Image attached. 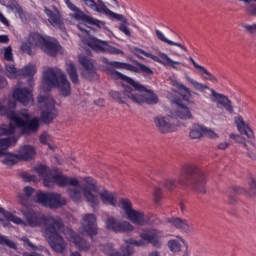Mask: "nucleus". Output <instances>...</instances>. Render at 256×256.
Segmentation results:
<instances>
[{
	"instance_id": "obj_50",
	"label": "nucleus",
	"mask_w": 256,
	"mask_h": 256,
	"mask_svg": "<svg viewBox=\"0 0 256 256\" xmlns=\"http://www.w3.org/2000/svg\"><path fill=\"white\" fill-rule=\"evenodd\" d=\"M243 29H245V31H247L248 33H256V24L254 25H243Z\"/></svg>"
},
{
	"instance_id": "obj_6",
	"label": "nucleus",
	"mask_w": 256,
	"mask_h": 256,
	"mask_svg": "<svg viewBox=\"0 0 256 256\" xmlns=\"http://www.w3.org/2000/svg\"><path fill=\"white\" fill-rule=\"evenodd\" d=\"M21 213L24 220L11 214L9 221H12V223H15L16 225H23L24 227H39L40 225H44L45 231V229H49V227H52L55 223H58L59 220V216L43 215L36 213L35 211L21 210Z\"/></svg>"
},
{
	"instance_id": "obj_14",
	"label": "nucleus",
	"mask_w": 256,
	"mask_h": 256,
	"mask_svg": "<svg viewBox=\"0 0 256 256\" xmlns=\"http://www.w3.org/2000/svg\"><path fill=\"white\" fill-rule=\"evenodd\" d=\"M64 3L70 11H73V13L70 14L71 19H75V21H83V23H88V25H95L96 27H99V29L105 28L104 21L97 20L92 16L85 14L83 10H80L79 7L71 2V0H64Z\"/></svg>"
},
{
	"instance_id": "obj_7",
	"label": "nucleus",
	"mask_w": 256,
	"mask_h": 256,
	"mask_svg": "<svg viewBox=\"0 0 256 256\" xmlns=\"http://www.w3.org/2000/svg\"><path fill=\"white\" fill-rule=\"evenodd\" d=\"M81 3H83L84 7H87V9H91L92 11H95L96 13H103L109 19H114L115 21H120V25L118 26V30L120 33H123L126 37H131V29L129 28V20L127 17H125L122 14H117L111 9L105 5V2L103 0H80Z\"/></svg>"
},
{
	"instance_id": "obj_55",
	"label": "nucleus",
	"mask_w": 256,
	"mask_h": 256,
	"mask_svg": "<svg viewBox=\"0 0 256 256\" xmlns=\"http://www.w3.org/2000/svg\"><path fill=\"white\" fill-rule=\"evenodd\" d=\"M0 43H9V36L0 35Z\"/></svg>"
},
{
	"instance_id": "obj_62",
	"label": "nucleus",
	"mask_w": 256,
	"mask_h": 256,
	"mask_svg": "<svg viewBox=\"0 0 256 256\" xmlns=\"http://www.w3.org/2000/svg\"><path fill=\"white\" fill-rule=\"evenodd\" d=\"M29 83H30V86L33 87V84H32L33 80H30Z\"/></svg>"
},
{
	"instance_id": "obj_52",
	"label": "nucleus",
	"mask_w": 256,
	"mask_h": 256,
	"mask_svg": "<svg viewBox=\"0 0 256 256\" xmlns=\"http://www.w3.org/2000/svg\"><path fill=\"white\" fill-rule=\"evenodd\" d=\"M229 148V142H221L218 144V149L221 151H225V149Z\"/></svg>"
},
{
	"instance_id": "obj_10",
	"label": "nucleus",
	"mask_w": 256,
	"mask_h": 256,
	"mask_svg": "<svg viewBox=\"0 0 256 256\" xmlns=\"http://www.w3.org/2000/svg\"><path fill=\"white\" fill-rule=\"evenodd\" d=\"M124 95L138 105H143V103H147V105H155L159 102L157 94H154L151 90H147L145 86L138 82H136V86L127 88L124 91Z\"/></svg>"
},
{
	"instance_id": "obj_37",
	"label": "nucleus",
	"mask_w": 256,
	"mask_h": 256,
	"mask_svg": "<svg viewBox=\"0 0 256 256\" xmlns=\"http://www.w3.org/2000/svg\"><path fill=\"white\" fill-rule=\"evenodd\" d=\"M66 73L69 75L72 83H79V74H77V68L75 64L69 62L66 64Z\"/></svg>"
},
{
	"instance_id": "obj_61",
	"label": "nucleus",
	"mask_w": 256,
	"mask_h": 256,
	"mask_svg": "<svg viewBox=\"0 0 256 256\" xmlns=\"http://www.w3.org/2000/svg\"><path fill=\"white\" fill-rule=\"evenodd\" d=\"M113 3H115V5H117L119 7V2L117 0H112Z\"/></svg>"
},
{
	"instance_id": "obj_16",
	"label": "nucleus",
	"mask_w": 256,
	"mask_h": 256,
	"mask_svg": "<svg viewBox=\"0 0 256 256\" xmlns=\"http://www.w3.org/2000/svg\"><path fill=\"white\" fill-rule=\"evenodd\" d=\"M154 127L159 133L167 135L168 133H175L179 131V125L173 122V116L170 115H157L153 118Z\"/></svg>"
},
{
	"instance_id": "obj_30",
	"label": "nucleus",
	"mask_w": 256,
	"mask_h": 256,
	"mask_svg": "<svg viewBox=\"0 0 256 256\" xmlns=\"http://www.w3.org/2000/svg\"><path fill=\"white\" fill-rule=\"evenodd\" d=\"M33 195H35V189H33L32 187L26 186L23 188V193L18 194L17 198L19 203L23 205V207H29V201L31 197H33Z\"/></svg>"
},
{
	"instance_id": "obj_36",
	"label": "nucleus",
	"mask_w": 256,
	"mask_h": 256,
	"mask_svg": "<svg viewBox=\"0 0 256 256\" xmlns=\"http://www.w3.org/2000/svg\"><path fill=\"white\" fill-rule=\"evenodd\" d=\"M230 139H233V141H236V143H240V145L246 149L248 157L253 159V153L249 149V144H247V140L245 138L239 134H230Z\"/></svg>"
},
{
	"instance_id": "obj_51",
	"label": "nucleus",
	"mask_w": 256,
	"mask_h": 256,
	"mask_svg": "<svg viewBox=\"0 0 256 256\" xmlns=\"http://www.w3.org/2000/svg\"><path fill=\"white\" fill-rule=\"evenodd\" d=\"M110 97H112V99L115 101H121V94L117 91L110 92Z\"/></svg>"
},
{
	"instance_id": "obj_43",
	"label": "nucleus",
	"mask_w": 256,
	"mask_h": 256,
	"mask_svg": "<svg viewBox=\"0 0 256 256\" xmlns=\"http://www.w3.org/2000/svg\"><path fill=\"white\" fill-rule=\"evenodd\" d=\"M0 244L7 245L10 249H15L16 245L15 242L9 240L6 236L0 235Z\"/></svg>"
},
{
	"instance_id": "obj_11",
	"label": "nucleus",
	"mask_w": 256,
	"mask_h": 256,
	"mask_svg": "<svg viewBox=\"0 0 256 256\" xmlns=\"http://www.w3.org/2000/svg\"><path fill=\"white\" fill-rule=\"evenodd\" d=\"M177 183L180 187H187V183H192L195 191L202 194L207 193V189L205 188V174L203 172L193 173V168L183 170Z\"/></svg>"
},
{
	"instance_id": "obj_17",
	"label": "nucleus",
	"mask_w": 256,
	"mask_h": 256,
	"mask_svg": "<svg viewBox=\"0 0 256 256\" xmlns=\"http://www.w3.org/2000/svg\"><path fill=\"white\" fill-rule=\"evenodd\" d=\"M140 53H142V55H144L145 57L152 59V61L160 63V65H164V67H171V69H175L176 71H180L181 66H185L184 63L173 60L171 57H169V55L165 54V52H158V56H155L143 50H140Z\"/></svg>"
},
{
	"instance_id": "obj_15",
	"label": "nucleus",
	"mask_w": 256,
	"mask_h": 256,
	"mask_svg": "<svg viewBox=\"0 0 256 256\" xmlns=\"http://www.w3.org/2000/svg\"><path fill=\"white\" fill-rule=\"evenodd\" d=\"M55 99L51 96H39L38 108L42 113L44 121H51L57 115V108H55Z\"/></svg>"
},
{
	"instance_id": "obj_47",
	"label": "nucleus",
	"mask_w": 256,
	"mask_h": 256,
	"mask_svg": "<svg viewBox=\"0 0 256 256\" xmlns=\"http://www.w3.org/2000/svg\"><path fill=\"white\" fill-rule=\"evenodd\" d=\"M40 141L44 144L47 145L49 143V141H51V135H49V133L44 132L41 136H40Z\"/></svg>"
},
{
	"instance_id": "obj_22",
	"label": "nucleus",
	"mask_w": 256,
	"mask_h": 256,
	"mask_svg": "<svg viewBox=\"0 0 256 256\" xmlns=\"http://www.w3.org/2000/svg\"><path fill=\"white\" fill-rule=\"evenodd\" d=\"M78 61L80 65H82L81 70V77L83 79H87L88 81H91L95 75H97V72L95 71V64H93V60H91L89 57L85 55H79Z\"/></svg>"
},
{
	"instance_id": "obj_1",
	"label": "nucleus",
	"mask_w": 256,
	"mask_h": 256,
	"mask_svg": "<svg viewBox=\"0 0 256 256\" xmlns=\"http://www.w3.org/2000/svg\"><path fill=\"white\" fill-rule=\"evenodd\" d=\"M15 101H19L22 105H33V90L17 88L13 92L12 99L3 100L0 103V115H7L10 121L9 124L0 126V157H4L2 163L8 166L15 165L21 159L19 155L5 151L11 145V135L39 129V119L33 117L29 112L9 111L15 107Z\"/></svg>"
},
{
	"instance_id": "obj_53",
	"label": "nucleus",
	"mask_w": 256,
	"mask_h": 256,
	"mask_svg": "<svg viewBox=\"0 0 256 256\" xmlns=\"http://www.w3.org/2000/svg\"><path fill=\"white\" fill-rule=\"evenodd\" d=\"M7 86V79L0 77V89H4Z\"/></svg>"
},
{
	"instance_id": "obj_20",
	"label": "nucleus",
	"mask_w": 256,
	"mask_h": 256,
	"mask_svg": "<svg viewBox=\"0 0 256 256\" xmlns=\"http://www.w3.org/2000/svg\"><path fill=\"white\" fill-rule=\"evenodd\" d=\"M124 243L125 244L120 247V251L122 252V254L117 252L113 248H110V250L107 251V254L109 256H131L133 255V253H135V251L130 245H135L136 247H145V241H143L142 238L140 240L129 238L124 240Z\"/></svg>"
},
{
	"instance_id": "obj_24",
	"label": "nucleus",
	"mask_w": 256,
	"mask_h": 256,
	"mask_svg": "<svg viewBox=\"0 0 256 256\" xmlns=\"http://www.w3.org/2000/svg\"><path fill=\"white\" fill-rule=\"evenodd\" d=\"M234 125L240 135H245L247 139H255V132L243 116L239 115L234 118Z\"/></svg>"
},
{
	"instance_id": "obj_58",
	"label": "nucleus",
	"mask_w": 256,
	"mask_h": 256,
	"mask_svg": "<svg viewBox=\"0 0 256 256\" xmlns=\"http://www.w3.org/2000/svg\"><path fill=\"white\" fill-rule=\"evenodd\" d=\"M149 256H161L159 252H151Z\"/></svg>"
},
{
	"instance_id": "obj_23",
	"label": "nucleus",
	"mask_w": 256,
	"mask_h": 256,
	"mask_svg": "<svg viewBox=\"0 0 256 256\" xmlns=\"http://www.w3.org/2000/svg\"><path fill=\"white\" fill-rule=\"evenodd\" d=\"M190 139H201L203 137H209V139H217L219 135L215 131L201 125L194 124L189 131Z\"/></svg>"
},
{
	"instance_id": "obj_40",
	"label": "nucleus",
	"mask_w": 256,
	"mask_h": 256,
	"mask_svg": "<svg viewBox=\"0 0 256 256\" xmlns=\"http://www.w3.org/2000/svg\"><path fill=\"white\" fill-rule=\"evenodd\" d=\"M5 75L9 77V79H17V77H21V70H17L15 65H6Z\"/></svg>"
},
{
	"instance_id": "obj_34",
	"label": "nucleus",
	"mask_w": 256,
	"mask_h": 256,
	"mask_svg": "<svg viewBox=\"0 0 256 256\" xmlns=\"http://www.w3.org/2000/svg\"><path fill=\"white\" fill-rule=\"evenodd\" d=\"M181 243L187 246V241L181 237H178V239H171L168 241V249H170L172 253H179L182 247Z\"/></svg>"
},
{
	"instance_id": "obj_21",
	"label": "nucleus",
	"mask_w": 256,
	"mask_h": 256,
	"mask_svg": "<svg viewBox=\"0 0 256 256\" xmlns=\"http://www.w3.org/2000/svg\"><path fill=\"white\" fill-rule=\"evenodd\" d=\"M80 233L88 237H95V235H97V217L95 214H86L82 217Z\"/></svg>"
},
{
	"instance_id": "obj_60",
	"label": "nucleus",
	"mask_w": 256,
	"mask_h": 256,
	"mask_svg": "<svg viewBox=\"0 0 256 256\" xmlns=\"http://www.w3.org/2000/svg\"><path fill=\"white\" fill-rule=\"evenodd\" d=\"M71 256H81V254H79L78 252H74Z\"/></svg>"
},
{
	"instance_id": "obj_46",
	"label": "nucleus",
	"mask_w": 256,
	"mask_h": 256,
	"mask_svg": "<svg viewBox=\"0 0 256 256\" xmlns=\"http://www.w3.org/2000/svg\"><path fill=\"white\" fill-rule=\"evenodd\" d=\"M164 185H165V187L167 188V189H175V187H177V184H176V182H175V179H173V178H170V179H168V180H166L165 181V183H164Z\"/></svg>"
},
{
	"instance_id": "obj_35",
	"label": "nucleus",
	"mask_w": 256,
	"mask_h": 256,
	"mask_svg": "<svg viewBox=\"0 0 256 256\" xmlns=\"http://www.w3.org/2000/svg\"><path fill=\"white\" fill-rule=\"evenodd\" d=\"M108 65H110V67H113L114 69H126V71H132V73H139L137 67L124 62L111 61L108 63Z\"/></svg>"
},
{
	"instance_id": "obj_49",
	"label": "nucleus",
	"mask_w": 256,
	"mask_h": 256,
	"mask_svg": "<svg viewBox=\"0 0 256 256\" xmlns=\"http://www.w3.org/2000/svg\"><path fill=\"white\" fill-rule=\"evenodd\" d=\"M10 9H12V11H14V13H17L18 15H21L23 13V10L21 9V6L14 4V5H10L8 6Z\"/></svg>"
},
{
	"instance_id": "obj_44",
	"label": "nucleus",
	"mask_w": 256,
	"mask_h": 256,
	"mask_svg": "<svg viewBox=\"0 0 256 256\" xmlns=\"http://www.w3.org/2000/svg\"><path fill=\"white\" fill-rule=\"evenodd\" d=\"M138 71H141V73H144V75H153V70H151V68H149L148 66L141 64L139 62H137Z\"/></svg>"
},
{
	"instance_id": "obj_18",
	"label": "nucleus",
	"mask_w": 256,
	"mask_h": 256,
	"mask_svg": "<svg viewBox=\"0 0 256 256\" xmlns=\"http://www.w3.org/2000/svg\"><path fill=\"white\" fill-rule=\"evenodd\" d=\"M106 229L112 233H131L132 231H135V226L128 221L109 217L106 220Z\"/></svg>"
},
{
	"instance_id": "obj_13",
	"label": "nucleus",
	"mask_w": 256,
	"mask_h": 256,
	"mask_svg": "<svg viewBox=\"0 0 256 256\" xmlns=\"http://www.w3.org/2000/svg\"><path fill=\"white\" fill-rule=\"evenodd\" d=\"M119 205L122 209V215H124L128 221L134 223V225H145V223H147V216H145V213L133 209L131 201L122 199L120 200Z\"/></svg>"
},
{
	"instance_id": "obj_26",
	"label": "nucleus",
	"mask_w": 256,
	"mask_h": 256,
	"mask_svg": "<svg viewBox=\"0 0 256 256\" xmlns=\"http://www.w3.org/2000/svg\"><path fill=\"white\" fill-rule=\"evenodd\" d=\"M210 99L213 103H216L227 110L228 113H233V104H231V100H229L227 96L219 94L215 90H211Z\"/></svg>"
},
{
	"instance_id": "obj_41",
	"label": "nucleus",
	"mask_w": 256,
	"mask_h": 256,
	"mask_svg": "<svg viewBox=\"0 0 256 256\" xmlns=\"http://www.w3.org/2000/svg\"><path fill=\"white\" fill-rule=\"evenodd\" d=\"M11 212H7L5 208L0 207V223H2L3 227H7L9 225V219H11Z\"/></svg>"
},
{
	"instance_id": "obj_42",
	"label": "nucleus",
	"mask_w": 256,
	"mask_h": 256,
	"mask_svg": "<svg viewBox=\"0 0 256 256\" xmlns=\"http://www.w3.org/2000/svg\"><path fill=\"white\" fill-rule=\"evenodd\" d=\"M248 185H249V191L248 195L250 197H256V177L255 176H250L248 179Z\"/></svg>"
},
{
	"instance_id": "obj_27",
	"label": "nucleus",
	"mask_w": 256,
	"mask_h": 256,
	"mask_svg": "<svg viewBox=\"0 0 256 256\" xmlns=\"http://www.w3.org/2000/svg\"><path fill=\"white\" fill-rule=\"evenodd\" d=\"M168 223H170L172 227L182 231V233H193V231H195L193 223L182 218H169Z\"/></svg>"
},
{
	"instance_id": "obj_8",
	"label": "nucleus",
	"mask_w": 256,
	"mask_h": 256,
	"mask_svg": "<svg viewBox=\"0 0 256 256\" xmlns=\"http://www.w3.org/2000/svg\"><path fill=\"white\" fill-rule=\"evenodd\" d=\"M33 47H39L44 53L52 57H55L61 51V46L57 40L45 38L37 33L31 34L28 40L22 44L21 49L24 53L31 55Z\"/></svg>"
},
{
	"instance_id": "obj_29",
	"label": "nucleus",
	"mask_w": 256,
	"mask_h": 256,
	"mask_svg": "<svg viewBox=\"0 0 256 256\" xmlns=\"http://www.w3.org/2000/svg\"><path fill=\"white\" fill-rule=\"evenodd\" d=\"M189 61L192 63V65L195 67V69H197L198 73L200 75H202V77L205 81H211L212 83H219V80L217 79V77H215V75L211 74V72H209V70H207V68L196 63V61L192 57L189 58Z\"/></svg>"
},
{
	"instance_id": "obj_57",
	"label": "nucleus",
	"mask_w": 256,
	"mask_h": 256,
	"mask_svg": "<svg viewBox=\"0 0 256 256\" xmlns=\"http://www.w3.org/2000/svg\"><path fill=\"white\" fill-rule=\"evenodd\" d=\"M24 243H28L30 247H33V244H31V242H29V239L27 238H23Z\"/></svg>"
},
{
	"instance_id": "obj_64",
	"label": "nucleus",
	"mask_w": 256,
	"mask_h": 256,
	"mask_svg": "<svg viewBox=\"0 0 256 256\" xmlns=\"http://www.w3.org/2000/svg\"><path fill=\"white\" fill-rule=\"evenodd\" d=\"M174 55H176V57H179V54H178V53H174Z\"/></svg>"
},
{
	"instance_id": "obj_31",
	"label": "nucleus",
	"mask_w": 256,
	"mask_h": 256,
	"mask_svg": "<svg viewBox=\"0 0 256 256\" xmlns=\"http://www.w3.org/2000/svg\"><path fill=\"white\" fill-rule=\"evenodd\" d=\"M172 117H178L179 119H191V111L187 106L175 102V114H172Z\"/></svg>"
},
{
	"instance_id": "obj_63",
	"label": "nucleus",
	"mask_w": 256,
	"mask_h": 256,
	"mask_svg": "<svg viewBox=\"0 0 256 256\" xmlns=\"http://www.w3.org/2000/svg\"><path fill=\"white\" fill-rule=\"evenodd\" d=\"M48 147L51 148V149H53V146H51V144H48Z\"/></svg>"
},
{
	"instance_id": "obj_5",
	"label": "nucleus",
	"mask_w": 256,
	"mask_h": 256,
	"mask_svg": "<svg viewBox=\"0 0 256 256\" xmlns=\"http://www.w3.org/2000/svg\"><path fill=\"white\" fill-rule=\"evenodd\" d=\"M55 87L62 97L71 95V83L67 75L59 68H45L43 72V82L41 92L47 93Z\"/></svg>"
},
{
	"instance_id": "obj_32",
	"label": "nucleus",
	"mask_w": 256,
	"mask_h": 256,
	"mask_svg": "<svg viewBox=\"0 0 256 256\" xmlns=\"http://www.w3.org/2000/svg\"><path fill=\"white\" fill-rule=\"evenodd\" d=\"M155 35H156L157 39L159 41H161L162 43H166L167 45H171L172 47H179V49H182V51L187 52V47H185L182 44H179L177 42L167 39V37H165V34H163V32H161L160 30H155Z\"/></svg>"
},
{
	"instance_id": "obj_28",
	"label": "nucleus",
	"mask_w": 256,
	"mask_h": 256,
	"mask_svg": "<svg viewBox=\"0 0 256 256\" xmlns=\"http://www.w3.org/2000/svg\"><path fill=\"white\" fill-rule=\"evenodd\" d=\"M107 73L111 79H114V81H122V84L126 85V89H133L134 87H137V82L126 75L121 74L117 70L109 69Z\"/></svg>"
},
{
	"instance_id": "obj_38",
	"label": "nucleus",
	"mask_w": 256,
	"mask_h": 256,
	"mask_svg": "<svg viewBox=\"0 0 256 256\" xmlns=\"http://www.w3.org/2000/svg\"><path fill=\"white\" fill-rule=\"evenodd\" d=\"M185 79L188 83H190V85H192V87H194L196 91L203 92L209 89V86L191 78L189 75H185Z\"/></svg>"
},
{
	"instance_id": "obj_33",
	"label": "nucleus",
	"mask_w": 256,
	"mask_h": 256,
	"mask_svg": "<svg viewBox=\"0 0 256 256\" xmlns=\"http://www.w3.org/2000/svg\"><path fill=\"white\" fill-rule=\"evenodd\" d=\"M34 155L35 148L29 145L23 146L18 153V157H20V159L23 161H29V159H33Z\"/></svg>"
},
{
	"instance_id": "obj_19",
	"label": "nucleus",
	"mask_w": 256,
	"mask_h": 256,
	"mask_svg": "<svg viewBox=\"0 0 256 256\" xmlns=\"http://www.w3.org/2000/svg\"><path fill=\"white\" fill-rule=\"evenodd\" d=\"M140 237L144 241V246L148 245V243L153 247L159 248L163 246V231L159 229H146L140 234Z\"/></svg>"
},
{
	"instance_id": "obj_45",
	"label": "nucleus",
	"mask_w": 256,
	"mask_h": 256,
	"mask_svg": "<svg viewBox=\"0 0 256 256\" xmlns=\"http://www.w3.org/2000/svg\"><path fill=\"white\" fill-rule=\"evenodd\" d=\"M4 59L6 61H13V49L10 46L4 48Z\"/></svg>"
},
{
	"instance_id": "obj_9",
	"label": "nucleus",
	"mask_w": 256,
	"mask_h": 256,
	"mask_svg": "<svg viewBox=\"0 0 256 256\" xmlns=\"http://www.w3.org/2000/svg\"><path fill=\"white\" fill-rule=\"evenodd\" d=\"M78 29L81 31L79 37H81L83 43L88 45V47L93 49V51H98L99 53H109L110 55H125L123 50L115 48L114 46L109 45L107 42L91 36L89 31H87V25L84 23H79Z\"/></svg>"
},
{
	"instance_id": "obj_54",
	"label": "nucleus",
	"mask_w": 256,
	"mask_h": 256,
	"mask_svg": "<svg viewBox=\"0 0 256 256\" xmlns=\"http://www.w3.org/2000/svg\"><path fill=\"white\" fill-rule=\"evenodd\" d=\"M0 21L1 23H3L4 25H9V21L7 20V18H5V16L3 15V13L0 12Z\"/></svg>"
},
{
	"instance_id": "obj_12",
	"label": "nucleus",
	"mask_w": 256,
	"mask_h": 256,
	"mask_svg": "<svg viewBox=\"0 0 256 256\" xmlns=\"http://www.w3.org/2000/svg\"><path fill=\"white\" fill-rule=\"evenodd\" d=\"M36 203L50 209H59V207L67 205V199L63 198L59 193L38 192L36 194Z\"/></svg>"
},
{
	"instance_id": "obj_2",
	"label": "nucleus",
	"mask_w": 256,
	"mask_h": 256,
	"mask_svg": "<svg viewBox=\"0 0 256 256\" xmlns=\"http://www.w3.org/2000/svg\"><path fill=\"white\" fill-rule=\"evenodd\" d=\"M68 195L75 203L84 200L93 208L99 207V201L111 207L117 205V194L107 189H101L97 184V180L90 176L84 177L82 184L78 188H70Z\"/></svg>"
},
{
	"instance_id": "obj_59",
	"label": "nucleus",
	"mask_w": 256,
	"mask_h": 256,
	"mask_svg": "<svg viewBox=\"0 0 256 256\" xmlns=\"http://www.w3.org/2000/svg\"><path fill=\"white\" fill-rule=\"evenodd\" d=\"M181 210L185 211V205L183 203L180 204Z\"/></svg>"
},
{
	"instance_id": "obj_56",
	"label": "nucleus",
	"mask_w": 256,
	"mask_h": 256,
	"mask_svg": "<svg viewBox=\"0 0 256 256\" xmlns=\"http://www.w3.org/2000/svg\"><path fill=\"white\" fill-rule=\"evenodd\" d=\"M173 85H176V86H180L181 89H184V91H189V88H187L185 85L183 84H179V82H177V80H174L172 81Z\"/></svg>"
},
{
	"instance_id": "obj_48",
	"label": "nucleus",
	"mask_w": 256,
	"mask_h": 256,
	"mask_svg": "<svg viewBox=\"0 0 256 256\" xmlns=\"http://www.w3.org/2000/svg\"><path fill=\"white\" fill-rule=\"evenodd\" d=\"M153 197L155 203H159L161 201V190L160 188H156L155 191L153 192Z\"/></svg>"
},
{
	"instance_id": "obj_4",
	"label": "nucleus",
	"mask_w": 256,
	"mask_h": 256,
	"mask_svg": "<svg viewBox=\"0 0 256 256\" xmlns=\"http://www.w3.org/2000/svg\"><path fill=\"white\" fill-rule=\"evenodd\" d=\"M36 175L31 174H24L23 178L25 181H32L37 182L39 179H43V184L48 188L52 189V187H55L58 185L59 187H68V190L70 189H78L80 187L81 182L79 179L75 177H67L63 174H51V170L49 168L38 165L34 168Z\"/></svg>"
},
{
	"instance_id": "obj_25",
	"label": "nucleus",
	"mask_w": 256,
	"mask_h": 256,
	"mask_svg": "<svg viewBox=\"0 0 256 256\" xmlns=\"http://www.w3.org/2000/svg\"><path fill=\"white\" fill-rule=\"evenodd\" d=\"M44 13L48 17L49 24L53 25V27H61V25H63V16H61V12L57 7H45Z\"/></svg>"
},
{
	"instance_id": "obj_3",
	"label": "nucleus",
	"mask_w": 256,
	"mask_h": 256,
	"mask_svg": "<svg viewBox=\"0 0 256 256\" xmlns=\"http://www.w3.org/2000/svg\"><path fill=\"white\" fill-rule=\"evenodd\" d=\"M61 233H63L70 243H74L82 251H89L91 248V244L77 236L71 228L65 227L61 218H58V222H55L52 226L44 230V235L47 237L50 247L56 253H64L67 249V242H65Z\"/></svg>"
},
{
	"instance_id": "obj_39",
	"label": "nucleus",
	"mask_w": 256,
	"mask_h": 256,
	"mask_svg": "<svg viewBox=\"0 0 256 256\" xmlns=\"http://www.w3.org/2000/svg\"><path fill=\"white\" fill-rule=\"evenodd\" d=\"M37 73V67L34 64H27L20 69V77H33Z\"/></svg>"
}]
</instances>
